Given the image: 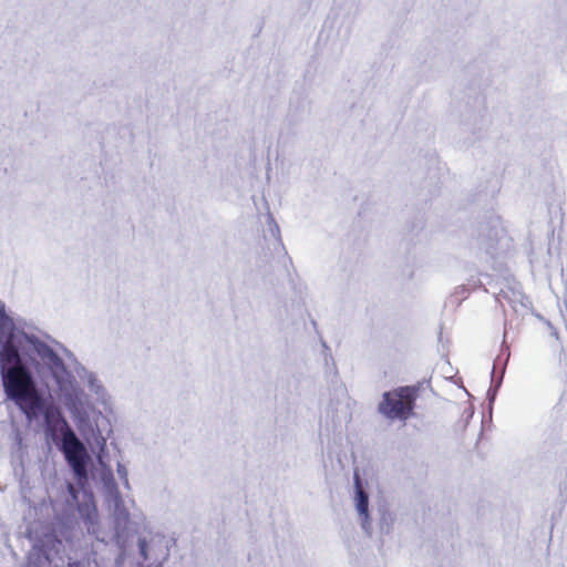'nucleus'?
<instances>
[{"label":"nucleus","instance_id":"obj_1","mask_svg":"<svg viewBox=\"0 0 567 567\" xmlns=\"http://www.w3.org/2000/svg\"><path fill=\"white\" fill-rule=\"evenodd\" d=\"M43 414L47 434L52 439H55L58 434L62 435V451L68 463L79 480H85L87 477V455L84 445L70 429L58 408L49 405L44 409Z\"/></svg>","mask_w":567,"mask_h":567},{"label":"nucleus","instance_id":"obj_2","mask_svg":"<svg viewBox=\"0 0 567 567\" xmlns=\"http://www.w3.org/2000/svg\"><path fill=\"white\" fill-rule=\"evenodd\" d=\"M2 380L8 398L16 402L29 420L34 419L43 406V400L28 369L22 364L10 367L2 373Z\"/></svg>","mask_w":567,"mask_h":567},{"label":"nucleus","instance_id":"obj_3","mask_svg":"<svg viewBox=\"0 0 567 567\" xmlns=\"http://www.w3.org/2000/svg\"><path fill=\"white\" fill-rule=\"evenodd\" d=\"M419 389L416 386H399L385 392L379 403V412L390 420L405 421L414 410Z\"/></svg>","mask_w":567,"mask_h":567},{"label":"nucleus","instance_id":"obj_4","mask_svg":"<svg viewBox=\"0 0 567 567\" xmlns=\"http://www.w3.org/2000/svg\"><path fill=\"white\" fill-rule=\"evenodd\" d=\"M14 323L6 313L4 305L0 301V341L3 346L0 350L1 372L4 373L11 365L21 364L17 347L13 344Z\"/></svg>","mask_w":567,"mask_h":567},{"label":"nucleus","instance_id":"obj_5","mask_svg":"<svg viewBox=\"0 0 567 567\" xmlns=\"http://www.w3.org/2000/svg\"><path fill=\"white\" fill-rule=\"evenodd\" d=\"M354 481H355L357 495H358V503H357L358 512L361 515L368 516V505H369L368 495L362 489L361 480H360L358 472L354 473Z\"/></svg>","mask_w":567,"mask_h":567},{"label":"nucleus","instance_id":"obj_6","mask_svg":"<svg viewBox=\"0 0 567 567\" xmlns=\"http://www.w3.org/2000/svg\"><path fill=\"white\" fill-rule=\"evenodd\" d=\"M27 567H35V564H33L32 561L29 560L27 564Z\"/></svg>","mask_w":567,"mask_h":567}]
</instances>
